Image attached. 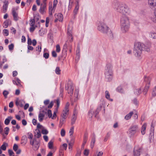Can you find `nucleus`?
<instances>
[{"instance_id":"obj_23","label":"nucleus","mask_w":156,"mask_h":156,"mask_svg":"<svg viewBox=\"0 0 156 156\" xmlns=\"http://www.w3.org/2000/svg\"><path fill=\"white\" fill-rule=\"evenodd\" d=\"M147 126V124L145 123L143 125L141 129V133L143 135H144L145 133Z\"/></svg>"},{"instance_id":"obj_24","label":"nucleus","mask_w":156,"mask_h":156,"mask_svg":"<svg viewBox=\"0 0 156 156\" xmlns=\"http://www.w3.org/2000/svg\"><path fill=\"white\" fill-rule=\"evenodd\" d=\"M133 112H130L128 114H127L125 116V119L126 120L129 119L131 118L132 115H133Z\"/></svg>"},{"instance_id":"obj_46","label":"nucleus","mask_w":156,"mask_h":156,"mask_svg":"<svg viewBox=\"0 0 156 156\" xmlns=\"http://www.w3.org/2000/svg\"><path fill=\"white\" fill-rule=\"evenodd\" d=\"M4 130L5 134L7 135L8 134V132L9 131V128L8 127H6L5 128Z\"/></svg>"},{"instance_id":"obj_52","label":"nucleus","mask_w":156,"mask_h":156,"mask_svg":"<svg viewBox=\"0 0 156 156\" xmlns=\"http://www.w3.org/2000/svg\"><path fill=\"white\" fill-rule=\"evenodd\" d=\"M3 33L6 36H8L9 35L8 30L7 29H4L3 30Z\"/></svg>"},{"instance_id":"obj_7","label":"nucleus","mask_w":156,"mask_h":156,"mask_svg":"<svg viewBox=\"0 0 156 156\" xmlns=\"http://www.w3.org/2000/svg\"><path fill=\"white\" fill-rule=\"evenodd\" d=\"M30 144L33 146V148L35 151L37 150L40 146L39 142L34 138L33 140H30Z\"/></svg>"},{"instance_id":"obj_13","label":"nucleus","mask_w":156,"mask_h":156,"mask_svg":"<svg viewBox=\"0 0 156 156\" xmlns=\"http://www.w3.org/2000/svg\"><path fill=\"white\" fill-rule=\"evenodd\" d=\"M149 78L148 77H146L145 79V81L147 80H148V81L147 83L148 84L146 85L144 89V95H145L147 94V92L148 90L149 87V85L150 84V81L149 80Z\"/></svg>"},{"instance_id":"obj_41","label":"nucleus","mask_w":156,"mask_h":156,"mask_svg":"<svg viewBox=\"0 0 156 156\" xmlns=\"http://www.w3.org/2000/svg\"><path fill=\"white\" fill-rule=\"evenodd\" d=\"M47 114L49 118H51L52 116V114L51 110H48V111Z\"/></svg>"},{"instance_id":"obj_9","label":"nucleus","mask_w":156,"mask_h":156,"mask_svg":"<svg viewBox=\"0 0 156 156\" xmlns=\"http://www.w3.org/2000/svg\"><path fill=\"white\" fill-rule=\"evenodd\" d=\"M12 14L14 20L16 21H17L19 19L17 9L15 8H12Z\"/></svg>"},{"instance_id":"obj_12","label":"nucleus","mask_w":156,"mask_h":156,"mask_svg":"<svg viewBox=\"0 0 156 156\" xmlns=\"http://www.w3.org/2000/svg\"><path fill=\"white\" fill-rule=\"evenodd\" d=\"M55 22H56L58 21H62L63 20V15L61 13L55 14Z\"/></svg>"},{"instance_id":"obj_39","label":"nucleus","mask_w":156,"mask_h":156,"mask_svg":"<svg viewBox=\"0 0 156 156\" xmlns=\"http://www.w3.org/2000/svg\"><path fill=\"white\" fill-rule=\"evenodd\" d=\"M61 70L60 68L58 67H57L55 70V73L57 74H60Z\"/></svg>"},{"instance_id":"obj_60","label":"nucleus","mask_w":156,"mask_h":156,"mask_svg":"<svg viewBox=\"0 0 156 156\" xmlns=\"http://www.w3.org/2000/svg\"><path fill=\"white\" fill-rule=\"evenodd\" d=\"M81 153V152L80 150H77L76 156H80Z\"/></svg>"},{"instance_id":"obj_48","label":"nucleus","mask_w":156,"mask_h":156,"mask_svg":"<svg viewBox=\"0 0 156 156\" xmlns=\"http://www.w3.org/2000/svg\"><path fill=\"white\" fill-rule=\"evenodd\" d=\"M89 153V150L87 149H85L84 151L83 152V154H84L86 156H87L88 155Z\"/></svg>"},{"instance_id":"obj_20","label":"nucleus","mask_w":156,"mask_h":156,"mask_svg":"<svg viewBox=\"0 0 156 156\" xmlns=\"http://www.w3.org/2000/svg\"><path fill=\"white\" fill-rule=\"evenodd\" d=\"M73 86L72 85H70L68 87V92L69 94H70V96H72L73 95Z\"/></svg>"},{"instance_id":"obj_11","label":"nucleus","mask_w":156,"mask_h":156,"mask_svg":"<svg viewBox=\"0 0 156 156\" xmlns=\"http://www.w3.org/2000/svg\"><path fill=\"white\" fill-rule=\"evenodd\" d=\"M148 3L151 9L156 8V0H148Z\"/></svg>"},{"instance_id":"obj_14","label":"nucleus","mask_w":156,"mask_h":156,"mask_svg":"<svg viewBox=\"0 0 156 156\" xmlns=\"http://www.w3.org/2000/svg\"><path fill=\"white\" fill-rule=\"evenodd\" d=\"M47 112L44 111L40 112L38 115V120L40 122H42Z\"/></svg>"},{"instance_id":"obj_47","label":"nucleus","mask_w":156,"mask_h":156,"mask_svg":"<svg viewBox=\"0 0 156 156\" xmlns=\"http://www.w3.org/2000/svg\"><path fill=\"white\" fill-rule=\"evenodd\" d=\"M18 147L16 144H15L13 146V149L15 151H16L18 150Z\"/></svg>"},{"instance_id":"obj_6","label":"nucleus","mask_w":156,"mask_h":156,"mask_svg":"<svg viewBox=\"0 0 156 156\" xmlns=\"http://www.w3.org/2000/svg\"><path fill=\"white\" fill-rule=\"evenodd\" d=\"M58 3L57 0H54L53 1V6L52 7V2H49V13L50 15H51L54 12L56 5Z\"/></svg>"},{"instance_id":"obj_35","label":"nucleus","mask_w":156,"mask_h":156,"mask_svg":"<svg viewBox=\"0 0 156 156\" xmlns=\"http://www.w3.org/2000/svg\"><path fill=\"white\" fill-rule=\"evenodd\" d=\"M150 45L148 46L144 45V47L143 50H145L146 51L149 52L150 51Z\"/></svg>"},{"instance_id":"obj_44","label":"nucleus","mask_w":156,"mask_h":156,"mask_svg":"<svg viewBox=\"0 0 156 156\" xmlns=\"http://www.w3.org/2000/svg\"><path fill=\"white\" fill-rule=\"evenodd\" d=\"M68 115V114H67L62 112L61 115V118L64 119H66Z\"/></svg>"},{"instance_id":"obj_54","label":"nucleus","mask_w":156,"mask_h":156,"mask_svg":"<svg viewBox=\"0 0 156 156\" xmlns=\"http://www.w3.org/2000/svg\"><path fill=\"white\" fill-rule=\"evenodd\" d=\"M49 56V54L48 53H45L44 54L43 56L46 59L48 58Z\"/></svg>"},{"instance_id":"obj_2","label":"nucleus","mask_w":156,"mask_h":156,"mask_svg":"<svg viewBox=\"0 0 156 156\" xmlns=\"http://www.w3.org/2000/svg\"><path fill=\"white\" fill-rule=\"evenodd\" d=\"M115 8L117 12L124 15L128 14L130 12L128 7L125 4L117 3Z\"/></svg>"},{"instance_id":"obj_42","label":"nucleus","mask_w":156,"mask_h":156,"mask_svg":"<svg viewBox=\"0 0 156 156\" xmlns=\"http://www.w3.org/2000/svg\"><path fill=\"white\" fill-rule=\"evenodd\" d=\"M28 135V138L29 139H30V140H32V139L33 137V134L30 133H27Z\"/></svg>"},{"instance_id":"obj_40","label":"nucleus","mask_w":156,"mask_h":156,"mask_svg":"<svg viewBox=\"0 0 156 156\" xmlns=\"http://www.w3.org/2000/svg\"><path fill=\"white\" fill-rule=\"evenodd\" d=\"M9 94V92L6 90H4L3 93V95L5 98H7V95Z\"/></svg>"},{"instance_id":"obj_59","label":"nucleus","mask_w":156,"mask_h":156,"mask_svg":"<svg viewBox=\"0 0 156 156\" xmlns=\"http://www.w3.org/2000/svg\"><path fill=\"white\" fill-rule=\"evenodd\" d=\"M56 103L57 105V107L56 108H58L59 106L60 101L59 99H57L56 100Z\"/></svg>"},{"instance_id":"obj_22","label":"nucleus","mask_w":156,"mask_h":156,"mask_svg":"<svg viewBox=\"0 0 156 156\" xmlns=\"http://www.w3.org/2000/svg\"><path fill=\"white\" fill-rule=\"evenodd\" d=\"M41 136L40 132L38 129H36L34 132V136L37 138H40Z\"/></svg>"},{"instance_id":"obj_16","label":"nucleus","mask_w":156,"mask_h":156,"mask_svg":"<svg viewBox=\"0 0 156 156\" xmlns=\"http://www.w3.org/2000/svg\"><path fill=\"white\" fill-rule=\"evenodd\" d=\"M8 2H4V5L2 7V12L3 13H5L7 11L8 7Z\"/></svg>"},{"instance_id":"obj_5","label":"nucleus","mask_w":156,"mask_h":156,"mask_svg":"<svg viewBox=\"0 0 156 156\" xmlns=\"http://www.w3.org/2000/svg\"><path fill=\"white\" fill-rule=\"evenodd\" d=\"M98 29L101 32L107 33L109 30L108 27L104 23H100L98 24Z\"/></svg>"},{"instance_id":"obj_43","label":"nucleus","mask_w":156,"mask_h":156,"mask_svg":"<svg viewBox=\"0 0 156 156\" xmlns=\"http://www.w3.org/2000/svg\"><path fill=\"white\" fill-rule=\"evenodd\" d=\"M35 20L34 19H31L30 21V26H34Z\"/></svg>"},{"instance_id":"obj_19","label":"nucleus","mask_w":156,"mask_h":156,"mask_svg":"<svg viewBox=\"0 0 156 156\" xmlns=\"http://www.w3.org/2000/svg\"><path fill=\"white\" fill-rule=\"evenodd\" d=\"M25 103L24 101L22 100H17L16 101V104L17 106H19L21 107L23 106L24 104Z\"/></svg>"},{"instance_id":"obj_63","label":"nucleus","mask_w":156,"mask_h":156,"mask_svg":"<svg viewBox=\"0 0 156 156\" xmlns=\"http://www.w3.org/2000/svg\"><path fill=\"white\" fill-rule=\"evenodd\" d=\"M26 41V38L24 36H22L21 39V41L22 42H25Z\"/></svg>"},{"instance_id":"obj_15","label":"nucleus","mask_w":156,"mask_h":156,"mask_svg":"<svg viewBox=\"0 0 156 156\" xmlns=\"http://www.w3.org/2000/svg\"><path fill=\"white\" fill-rule=\"evenodd\" d=\"M69 105L70 104L69 102H67L66 103L65 108L63 110L62 112L67 114H69Z\"/></svg>"},{"instance_id":"obj_38","label":"nucleus","mask_w":156,"mask_h":156,"mask_svg":"<svg viewBox=\"0 0 156 156\" xmlns=\"http://www.w3.org/2000/svg\"><path fill=\"white\" fill-rule=\"evenodd\" d=\"M53 142L51 141H50L48 143V147L50 149H52L53 148Z\"/></svg>"},{"instance_id":"obj_64","label":"nucleus","mask_w":156,"mask_h":156,"mask_svg":"<svg viewBox=\"0 0 156 156\" xmlns=\"http://www.w3.org/2000/svg\"><path fill=\"white\" fill-rule=\"evenodd\" d=\"M72 2L71 3L70 2H69V5L68 6V9L69 10H70L72 9Z\"/></svg>"},{"instance_id":"obj_31","label":"nucleus","mask_w":156,"mask_h":156,"mask_svg":"<svg viewBox=\"0 0 156 156\" xmlns=\"http://www.w3.org/2000/svg\"><path fill=\"white\" fill-rule=\"evenodd\" d=\"M87 140V135H85L83 139V142L82 144V146L84 147L86 144Z\"/></svg>"},{"instance_id":"obj_33","label":"nucleus","mask_w":156,"mask_h":156,"mask_svg":"<svg viewBox=\"0 0 156 156\" xmlns=\"http://www.w3.org/2000/svg\"><path fill=\"white\" fill-rule=\"evenodd\" d=\"M66 119H64L62 118L60 119V123L59 124V127H61L62 125L65 122Z\"/></svg>"},{"instance_id":"obj_58","label":"nucleus","mask_w":156,"mask_h":156,"mask_svg":"<svg viewBox=\"0 0 156 156\" xmlns=\"http://www.w3.org/2000/svg\"><path fill=\"white\" fill-rule=\"evenodd\" d=\"M32 43V41L31 39L30 38L28 37V40H27V44H28V45H30Z\"/></svg>"},{"instance_id":"obj_29","label":"nucleus","mask_w":156,"mask_h":156,"mask_svg":"<svg viewBox=\"0 0 156 156\" xmlns=\"http://www.w3.org/2000/svg\"><path fill=\"white\" fill-rule=\"evenodd\" d=\"M150 37L153 39H156V33L154 32H151L150 34Z\"/></svg>"},{"instance_id":"obj_32","label":"nucleus","mask_w":156,"mask_h":156,"mask_svg":"<svg viewBox=\"0 0 156 156\" xmlns=\"http://www.w3.org/2000/svg\"><path fill=\"white\" fill-rule=\"evenodd\" d=\"M134 93L136 95H138L141 93L140 89H135L134 90Z\"/></svg>"},{"instance_id":"obj_49","label":"nucleus","mask_w":156,"mask_h":156,"mask_svg":"<svg viewBox=\"0 0 156 156\" xmlns=\"http://www.w3.org/2000/svg\"><path fill=\"white\" fill-rule=\"evenodd\" d=\"M61 135L62 136H64L65 135V131L64 129H62L61 131Z\"/></svg>"},{"instance_id":"obj_30","label":"nucleus","mask_w":156,"mask_h":156,"mask_svg":"<svg viewBox=\"0 0 156 156\" xmlns=\"http://www.w3.org/2000/svg\"><path fill=\"white\" fill-rule=\"evenodd\" d=\"M74 133V127H72L70 129L69 133V136L71 137H72Z\"/></svg>"},{"instance_id":"obj_21","label":"nucleus","mask_w":156,"mask_h":156,"mask_svg":"<svg viewBox=\"0 0 156 156\" xmlns=\"http://www.w3.org/2000/svg\"><path fill=\"white\" fill-rule=\"evenodd\" d=\"M76 2L77 4L75 7V8L73 12L74 13V14L76 15L77 14V12L78 11L79 9V0H76Z\"/></svg>"},{"instance_id":"obj_8","label":"nucleus","mask_w":156,"mask_h":156,"mask_svg":"<svg viewBox=\"0 0 156 156\" xmlns=\"http://www.w3.org/2000/svg\"><path fill=\"white\" fill-rule=\"evenodd\" d=\"M138 129V126L137 125H133L131 126L129 130V134L131 136H133L137 132Z\"/></svg>"},{"instance_id":"obj_45","label":"nucleus","mask_w":156,"mask_h":156,"mask_svg":"<svg viewBox=\"0 0 156 156\" xmlns=\"http://www.w3.org/2000/svg\"><path fill=\"white\" fill-rule=\"evenodd\" d=\"M49 22V19L48 17H47L46 20L45 26L46 27L48 26V23Z\"/></svg>"},{"instance_id":"obj_26","label":"nucleus","mask_w":156,"mask_h":156,"mask_svg":"<svg viewBox=\"0 0 156 156\" xmlns=\"http://www.w3.org/2000/svg\"><path fill=\"white\" fill-rule=\"evenodd\" d=\"M12 117L11 116H9L6 118L5 121V124L6 125H8L9 124L10 121L12 119Z\"/></svg>"},{"instance_id":"obj_61","label":"nucleus","mask_w":156,"mask_h":156,"mask_svg":"<svg viewBox=\"0 0 156 156\" xmlns=\"http://www.w3.org/2000/svg\"><path fill=\"white\" fill-rule=\"evenodd\" d=\"M31 27L30 28V31L31 32H33L34 30L35 27L34 26H31Z\"/></svg>"},{"instance_id":"obj_37","label":"nucleus","mask_w":156,"mask_h":156,"mask_svg":"<svg viewBox=\"0 0 156 156\" xmlns=\"http://www.w3.org/2000/svg\"><path fill=\"white\" fill-rule=\"evenodd\" d=\"M57 111L58 108H56L53 113V116L51 117V119H54L56 118V113L57 112Z\"/></svg>"},{"instance_id":"obj_17","label":"nucleus","mask_w":156,"mask_h":156,"mask_svg":"<svg viewBox=\"0 0 156 156\" xmlns=\"http://www.w3.org/2000/svg\"><path fill=\"white\" fill-rule=\"evenodd\" d=\"M69 29L68 28V40L70 42H72L73 41V37L72 34V32L70 30H69Z\"/></svg>"},{"instance_id":"obj_34","label":"nucleus","mask_w":156,"mask_h":156,"mask_svg":"<svg viewBox=\"0 0 156 156\" xmlns=\"http://www.w3.org/2000/svg\"><path fill=\"white\" fill-rule=\"evenodd\" d=\"M105 97L107 99L109 100L112 101V99H111L110 98V94L108 91H106L105 92Z\"/></svg>"},{"instance_id":"obj_28","label":"nucleus","mask_w":156,"mask_h":156,"mask_svg":"<svg viewBox=\"0 0 156 156\" xmlns=\"http://www.w3.org/2000/svg\"><path fill=\"white\" fill-rule=\"evenodd\" d=\"M95 137L94 136L93 138L91 140V141L90 144V147L91 148H93L94 147L95 143Z\"/></svg>"},{"instance_id":"obj_36","label":"nucleus","mask_w":156,"mask_h":156,"mask_svg":"<svg viewBox=\"0 0 156 156\" xmlns=\"http://www.w3.org/2000/svg\"><path fill=\"white\" fill-rule=\"evenodd\" d=\"M16 79L17 83L16 85L19 87H20L21 86V81L17 78H16Z\"/></svg>"},{"instance_id":"obj_10","label":"nucleus","mask_w":156,"mask_h":156,"mask_svg":"<svg viewBox=\"0 0 156 156\" xmlns=\"http://www.w3.org/2000/svg\"><path fill=\"white\" fill-rule=\"evenodd\" d=\"M142 151L141 148L135 147L133 150L134 156H139L140 155V152Z\"/></svg>"},{"instance_id":"obj_62","label":"nucleus","mask_w":156,"mask_h":156,"mask_svg":"<svg viewBox=\"0 0 156 156\" xmlns=\"http://www.w3.org/2000/svg\"><path fill=\"white\" fill-rule=\"evenodd\" d=\"M52 55L54 57H56L57 55L56 52L55 51H53L52 52Z\"/></svg>"},{"instance_id":"obj_27","label":"nucleus","mask_w":156,"mask_h":156,"mask_svg":"<svg viewBox=\"0 0 156 156\" xmlns=\"http://www.w3.org/2000/svg\"><path fill=\"white\" fill-rule=\"evenodd\" d=\"M76 119V116L74 114V115L72 117V119L71 120V124L73 125L75 123Z\"/></svg>"},{"instance_id":"obj_55","label":"nucleus","mask_w":156,"mask_h":156,"mask_svg":"<svg viewBox=\"0 0 156 156\" xmlns=\"http://www.w3.org/2000/svg\"><path fill=\"white\" fill-rule=\"evenodd\" d=\"M48 131L46 129H43L42 131V133L43 134H46L48 133Z\"/></svg>"},{"instance_id":"obj_56","label":"nucleus","mask_w":156,"mask_h":156,"mask_svg":"<svg viewBox=\"0 0 156 156\" xmlns=\"http://www.w3.org/2000/svg\"><path fill=\"white\" fill-rule=\"evenodd\" d=\"M8 153L10 156H11L14 154L13 152L11 150H9Z\"/></svg>"},{"instance_id":"obj_25","label":"nucleus","mask_w":156,"mask_h":156,"mask_svg":"<svg viewBox=\"0 0 156 156\" xmlns=\"http://www.w3.org/2000/svg\"><path fill=\"white\" fill-rule=\"evenodd\" d=\"M8 144L7 143L4 142L3 144L1 146L0 148L3 151H5L6 150V147H8Z\"/></svg>"},{"instance_id":"obj_51","label":"nucleus","mask_w":156,"mask_h":156,"mask_svg":"<svg viewBox=\"0 0 156 156\" xmlns=\"http://www.w3.org/2000/svg\"><path fill=\"white\" fill-rule=\"evenodd\" d=\"M152 95L154 96H156V86L154 87L153 90L152 92Z\"/></svg>"},{"instance_id":"obj_18","label":"nucleus","mask_w":156,"mask_h":156,"mask_svg":"<svg viewBox=\"0 0 156 156\" xmlns=\"http://www.w3.org/2000/svg\"><path fill=\"white\" fill-rule=\"evenodd\" d=\"M46 8V5L45 4H43V5H41L39 10V12L42 14H44L45 12V9Z\"/></svg>"},{"instance_id":"obj_53","label":"nucleus","mask_w":156,"mask_h":156,"mask_svg":"<svg viewBox=\"0 0 156 156\" xmlns=\"http://www.w3.org/2000/svg\"><path fill=\"white\" fill-rule=\"evenodd\" d=\"M41 45H38L36 48V51H38L39 52H40L41 51Z\"/></svg>"},{"instance_id":"obj_1","label":"nucleus","mask_w":156,"mask_h":156,"mask_svg":"<svg viewBox=\"0 0 156 156\" xmlns=\"http://www.w3.org/2000/svg\"><path fill=\"white\" fill-rule=\"evenodd\" d=\"M121 30L123 33L128 31L130 28V23L128 17L126 16H122L120 20Z\"/></svg>"},{"instance_id":"obj_4","label":"nucleus","mask_w":156,"mask_h":156,"mask_svg":"<svg viewBox=\"0 0 156 156\" xmlns=\"http://www.w3.org/2000/svg\"><path fill=\"white\" fill-rule=\"evenodd\" d=\"M105 74L106 78H107L108 80H111L112 77L113 72L112 66L111 64H108L106 65Z\"/></svg>"},{"instance_id":"obj_50","label":"nucleus","mask_w":156,"mask_h":156,"mask_svg":"<svg viewBox=\"0 0 156 156\" xmlns=\"http://www.w3.org/2000/svg\"><path fill=\"white\" fill-rule=\"evenodd\" d=\"M56 48V51L57 52H59L60 51V48L59 45V44L57 45Z\"/></svg>"},{"instance_id":"obj_3","label":"nucleus","mask_w":156,"mask_h":156,"mask_svg":"<svg viewBox=\"0 0 156 156\" xmlns=\"http://www.w3.org/2000/svg\"><path fill=\"white\" fill-rule=\"evenodd\" d=\"M134 46V53L135 55L138 57L140 56L144 44L140 42H137L135 44Z\"/></svg>"},{"instance_id":"obj_57","label":"nucleus","mask_w":156,"mask_h":156,"mask_svg":"<svg viewBox=\"0 0 156 156\" xmlns=\"http://www.w3.org/2000/svg\"><path fill=\"white\" fill-rule=\"evenodd\" d=\"M14 47V45L13 44H12L9 46V48L10 50H13Z\"/></svg>"}]
</instances>
